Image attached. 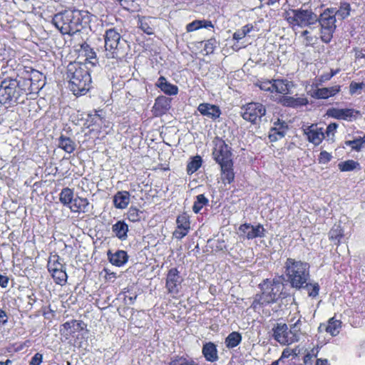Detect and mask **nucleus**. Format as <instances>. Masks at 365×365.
<instances>
[{
  "label": "nucleus",
  "mask_w": 365,
  "mask_h": 365,
  "mask_svg": "<svg viewBox=\"0 0 365 365\" xmlns=\"http://www.w3.org/2000/svg\"><path fill=\"white\" fill-rule=\"evenodd\" d=\"M302 130L309 143L314 145H319L325 138V133L322 128H318L317 124L303 125Z\"/></svg>",
  "instance_id": "dca6fc26"
},
{
  "label": "nucleus",
  "mask_w": 365,
  "mask_h": 365,
  "mask_svg": "<svg viewBox=\"0 0 365 365\" xmlns=\"http://www.w3.org/2000/svg\"><path fill=\"white\" fill-rule=\"evenodd\" d=\"M9 277L6 274H0V287L6 288L9 285Z\"/></svg>",
  "instance_id": "69168bd1"
},
{
  "label": "nucleus",
  "mask_w": 365,
  "mask_h": 365,
  "mask_svg": "<svg viewBox=\"0 0 365 365\" xmlns=\"http://www.w3.org/2000/svg\"><path fill=\"white\" fill-rule=\"evenodd\" d=\"M74 200V189L63 187L59 193V201L65 207L69 208Z\"/></svg>",
  "instance_id": "473e14b6"
},
{
  "label": "nucleus",
  "mask_w": 365,
  "mask_h": 365,
  "mask_svg": "<svg viewBox=\"0 0 365 365\" xmlns=\"http://www.w3.org/2000/svg\"><path fill=\"white\" fill-rule=\"evenodd\" d=\"M309 91V95L316 99H328L329 98L334 97L341 91V86L335 85L331 87L318 88Z\"/></svg>",
  "instance_id": "6ab92c4d"
},
{
  "label": "nucleus",
  "mask_w": 365,
  "mask_h": 365,
  "mask_svg": "<svg viewBox=\"0 0 365 365\" xmlns=\"http://www.w3.org/2000/svg\"><path fill=\"white\" fill-rule=\"evenodd\" d=\"M365 87V83H357L355 81H351L349 85V93L351 95L355 94L359 89H362Z\"/></svg>",
  "instance_id": "13d9d810"
},
{
  "label": "nucleus",
  "mask_w": 365,
  "mask_h": 365,
  "mask_svg": "<svg viewBox=\"0 0 365 365\" xmlns=\"http://www.w3.org/2000/svg\"><path fill=\"white\" fill-rule=\"evenodd\" d=\"M272 93L287 95L289 93V81L286 79H273Z\"/></svg>",
  "instance_id": "f704fd0d"
},
{
  "label": "nucleus",
  "mask_w": 365,
  "mask_h": 365,
  "mask_svg": "<svg viewBox=\"0 0 365 365\" xmlns=\"http://www.w3.org/2000/svg\"><path fill=\"white\" fill-rule=\"evenodd\" d=\"M91 203L86 197L77 195L69 206V210L74 213H86L89 211Z\"/></svg>",
  "instance_id": "5701e85b"
},
{
  "label": "nucleus",
  "mask_w": 365,
  "mask_h": 365,
  "mask_svg": "<svg viewBox=\"0 0 365 365\" xmlns=\"http://www.w3.org/2000/svg\"><path fill=\"white\" fill-rule=\"evenodd\" d=\"M253 29V26L252 24H247L244 26L242 29L237 30L232 36L234 40L240 41L245 38L247 34H248Z\"/></svg>",
  "instance_id": "49530a36"
},
{
  "label": "nucleus",
  "mask_w": 365,
  "mask_h": 365,
  "mask_svg": "<svg viewBox=\"0 0 365 365\" xmlns=\"http://www.w3.org/2000/svg\"><path fill=\"white\" fill-rule=\"evenodd\" d=\"M350 4L346 1H343L340 3L339 9L338 10L335 9V16H338L341 19H345L350 15Z\"/></svg>",
  "instance_id": "a18cd8bd"
},
{
  "label": "nucleus",
  "mask_w": 365,
  "mask_h": 365,
  "mask_svg": "<svg viewBox=\"0 0 365 365\" xmlns=\"http://www.w3.org/2000/svg\"><path fill=\"white\" fill-rule=\"evenodd\" d=\"M43 361V355L40 353H36L31 358V360L29 362L30 365H40Z\"/></svg>",
  "instance_id": "680f3d73"
},
{
  "label": "nucleus",
  "mask_w": 365,
  "mask_h": 365,
  "mask_svg": "<svg viewBox=\"0 0 365 365\" xmlns=\"http://www.w3.org/2000/svg\"><path fill=\"white\" fill-rule=\"evenodd\" d=\"M8 322V316L6 312L0 309V324H6Z\"/></svg>",
  "instance_id": "338daca9"
},
{
  "label": "nucleus",
  "mask_w": 365,
  "mask_h": 365,
  "mask_svg": "<svg viewBox=\"0 0 365 365\" xmlns=\"http://www.w3.org/2000/svg\"><path fill=\"white\" fill-rule=\"evenodd\" d=\"M85 12L77 9H68L56 14L52 19L53 25L65 35H73L83 28V22L86 16Z\"/></svg>",
  "instance_id": "7ed1b4c3"
},
{
  "label": "nucleus",
  "mask_w": 365,
  "mask_h": 365,
  "mask_svg": "<svg viewBox=\"0 0 365 365\" xmlns=\"http://www.w3.org/2000/svg\"><path fill=\"white\" fill-rule=\"evenodd\" d=\"M242 339V335L240 332L232 331L225 338V346L227 349H233L241 343Z\"/></svg>",
  "instance_id": "ea45409f"
},
{
  "label": "nucleus",
  "mask_w": 365,
  "mask_h": 365,
  "mask_svg": "<svg viewBox=\"0 0 365 365\" xmlns=\"http://www.w3.org/2000/svg\"><path fill=\"white\" fill-rule=\"evenodd\" d=\"M149 19L142 16L139 18L138 26L139 28L143 31L144 33L150 35L153 34V29L150 26Z\"/></svg>",
  "instance_id": "8fccbe9b"
},
{
  "label": "nucleus",
  "mask_w": 365,
  "mask_h": 365,
  "mask_svg": "<svg viewBox=\"0 0 365 365\" xmlns=\"http://www.w3.org/2000/svg\"><path fill=\"white\" fill-rule=\"evenodd\" d=\"M331 78L330 77L329 74L328 73H323L319 76V78L315 79L316 83L312 85V87H318L319 85H322L323 83L328 81L331 80Z\"/></svg>",
  "instance_id": "052dcab7"
},
{
  "label": "nucleus",
  "mask_w": 365,
  "mask_h": 365,
  "mask_svg": "<svg viewBox=\"0 0 365 365\" xmlns=\"http://www.w3.org/2000/svg\"><path fill=\"white\" fill-rule=\"evenodd\" d=\"M308 293V296L312 298H316L319 295L320 287L317 282L307 283L304 284V287Z\"/></svg>",
  "instance_id": "de8ad7c7"
},
{
  "label": "nucleus",
  "mask_w": 365,
  "mask_h": 365,
  "mask_svg": "<svg viewBox=\"0 0 365 365\" xmlns=\"http://www.w3.org/2000/svg\"><path fill=\"white\" fill-rule=\"evenodd\" d=\"M284 18L289 25L294 27H306L315 24L318 21L317 15L312 9H292L285 11Z\"/></svg>",
  "instance_id": "39448f33"
},
{
  "label": "nucleus",
  "mask_w": 365,
  "mask_h": 365,
  "mask_svg": "<svg viewBox=\"0 0 365 365\" xmlns=\"http://www.w3.org/2000/svg\"><path fill=\"white\" fill-rule=\"evenodd\" d=\"M16 78L6 77L0 84V103L7 107L23 103L26 97L43 88V73L32 67L18 69Z\"/></svg>",
  "instance_id": "f257e3e1"
},
{
  "label": "nucleus",
  "mask_w": 365,
  "mask_h": 365,
  "mask_svg": "<svg viewBox=\"0 0 365 365\" xmlns=\"http://www.w3.org/2000/svg\"><path fill=\"white\" fill-rule=\"evenodd\" d=\"M304 364L312 365V354L311 353L306 354L303 357Z\"/></svg>",
  "instance_id": "774afa93"
},
{
  "label": "nucleus",
  "mask_w": 365,
  "mask_h": 365,
  "mask_svg": "<svg viewBox=\"0 0 365 365\" xmlns=\"http://www.w3.org/2000/svg\"><path fill=\"white\" fill-rule=\"evenodd\" d=\"M108 258L113 265L121 267L128 262V256L125 251L120 250L116 251L115 253H112L110 251H108Z\"/></svg>",
  "instance_id": "c85d7f7f"
},
{
  "label": "nucleus",
  "mask_w": 365,
  "mask_h": 365,
  "mask_svg": "<svg viewBox=\"0 0 365 365\" xmlns=\"http://www.w3.org/2000/svg\"><path fill=\"white\" fill-rule=\"evenodd\" d=\"M64 267H66L65 264L62 263L61 259L58 255L54 254L50 255L47 264V268L49 272Z\"/></svg>",
  "instance_id": "79ce46f5"
},
{
  "label": "nucleus",
  "mask_w": 365,
  "mask_h": 365,
  "mask_svg": "<svg viewBox=\"0 0 365 365\" xmlns=\"http://www.w3.org/2000/svg\"><path fill=\"white\" fill-rule=\"evenodd\" d=\"M287 125L284 122H280L279 120L274 123V127L272 128L269 133V139L271 142H274L284 137Z\"/></svg>",
  "instance_id": "bb28decb"
},
{
  "label": "nucleus",
  "mask_w": 365,
  "mask_h": 365,
  "mask_svg": "<svg viewBox=\"0 0 365 365\" xmlns=\"http://www.w3.org/2000/svg\"><path fill=\"white\" fill-rule=\"evenodd\" d=\"M209 202L208 199L205 196L204 194L197 195L196 200L194 202L192 205V211L197 214L203 208L204 206L207 205Z\"/></svg>",
  "instance_id": "37998d69"
},
{
  "label": "nucleus",
  "mask_w": 365,
  "mask_h": 365,
  "mask_svg": "<svg viewBox=\"0 0 365 365\" xmlns=\"http://www.w3.org/2000/svg\"><path fill=\"white\" fill-rule=\"evenodd\" d=\"M155 86L168 96H175L179 91L178 87L176 85L169 83L165 77L163 76L159 77Z\"/></svg>",
  "instance_id": "393cba45"
},
{
  "label": "nucleus",
  "mask_w": 365,
  "mask_h": 365,
  "mask_svg": "<svg viewBox=\"0 0 365 365\" xmlns=\"http://www.w3.org/2000/svg\"><path fill=\"white\" fill-rule=\"evenodd\" d=\"M331 155L326 150H322L320 152L318 161L320 164H326L328 163L331 160Z\"/></svg>",
  "instance_id": "4d7b16f0"
},
{
  "label": "nucleus",
  "mask_w": 365,
  "mask_h": 365,
  "mask_svg": "<svg viewBox=\"0 0 365 365\" xmlns=\"http://www.w3.org/2000/svg\"><path fill=\"white\" fill-rule=\"evenodd\" d=\"M120 294H123L125 302L130 304H133L137 298V294L133 291V287L124 288Z\"/></svg>",
  "instance_id": "09e8293b"
},
{
  "label": "nucleus",
  "mask_w": 365,
  "mask_h": 365,
  "mask_svg": "<svg viewBox=\"0 0 365 365\" xmlns=\"http://www.w3.org/2000/svg\"><path fill=\"white\" fill-rule=\"evenodd\" d=\"M69 88L76 96L85 95L91 88L90 69L85 63L73 62L68 64L66 72Z\"/></svg>",
  "instance_id": "f03ea898"
},
{
  "label": "nucleus",
  "mask_w": 365,
  "mask_h": 365,
  "mask_svg": "<svg viewBox=\"0 0 365 365\" xmlns=\"http://www.w3.org/2000/svg\"><path fill=\"white\" fill-rule=\"evenodd\" d=\"M202 158L197 155L194 157L190 158V160L187 162L186 171L187 175H191L196 171H197L202 166Z\"/></svg>",
  "instance_id": "58836bf2"
},
{
  "label": "nucleus",
  "mask_w": 365,
  "mask_h": 365,
  "mask_svg": "<svg viewBox=\"0 0 365 365\" xmlns=\"http://www.w3.org/2000/svg\"><path fill=\"white\" fill-rule=\"evenodd\" d=\"M265 113L266 109L260 103L251 102L242 107V117L252 123H255Z\"/></svg>",
  "instance_id": "9b49d317"
},
{
  "label": "nucleus",
  "mask_w": 365,
  "mask_h": 365,
  "mask_svg": "<svg viewBox=\"0 0 365 365\" xmlns=\"http://www.w3.org/2000/svg\"><path fill=\"white\" fill-rule=\"evenodd\" d=\"M56 284L63 286L67 283L68 275L66 267L49 272Z\"/></svg>",
  "instance_id": "a19ab883"
},
{
  "label": "nucleus",
  "mask_w": 365,
  "mask_h": 365,
  "mask_svg": "<svg viewBox=\"0 0 365 365\" xmlns=\"http://www.w3.org/2000/svg\"><path fill=\"white\" fill-rule=\"evenodd\" d=\"M279 102L284 106L294 108V97L283 95Z\"/></svg>",
  "instance_id": "6e6d98bb"
},
{
  "label": "nucleus",
  "mask_w": 365,
  "mask_h": 365,
  "mask_svg": "<svg viewBox=\"0 0 365 365\" xmlns=\"http://www.w3.org/2000/svg\"><path fill=\"white\" fill-rule=\"evenodd\" d=\"M309 263L288 258L285 262L286 274L292 287L301 289L310 277Z\"/></svg>",
  "instance_id": "20e7f679"
},
{
  "label": "nucleus",
  "mask_w": 365,
  "mask_h": 365,
  "mask_svg": "<svg viewBox=\"0 0 365 365\" xmlns=\"http://www.w3.org/2000/svg\"><path fill=\"white\" fill-rule=\"evenodd\" d=\"M130 194L128 191L122 190L117 192L113 196V205L117 209H125L130 203Z\"/></svg>",
  "instance_id": "cd10ccee"
},
{
  "label": "nucleus",
  "mask_w": 365,
  "mask_h": 365,
  "mask_svg": "<svg viewBox=\"0 0 365 365\" xmlns=\"http://www.w3.org/2000/svg\"><path fill=\"white\" fill-rule=\"evenodd\" d=\"M328 235L329 240L334 242V245L339 246L344 237V230L340 225L334 224Z\"/></svg>",
  "instance_id": "2f4dec72"
},
{
  "label": "nucleus",
  "mask_w": 365,
  "mask_h": 365,
  "mask_svg": "<svg viewBox=\"0 0 365 365\" xmlns=\"http://www.w3.org/2000/svg\"><path fill=\"white\" fill-rule=\"evenodd\" d=\"M197 110L202 115L215 121L222 114L220 107L209 103H202L197 106Z\"/></svg>",
  "instance_id": "aec40b11"
},
{
  "label": "nucleus",
  "mask_w": 365,
  "mask_h": 365,
  "mask_svg": "<svg viewBox=\"0 0 365 365\" xmlns=\"http://www.w3.org/2000/svg\"><path fill=\"white\" fill-rule=\"evenodd\" d=\"M202 28H214V25L211 21L209 20H195L191 23H189L186 26V31L187 32H192Z\"/></svg>",
  "instance_id": "c9c22d12"
},
{
  "label": "nucleus",
  "mask_w": 365,
  "mask_h": 365,
  "mask_svg": "<svg viewBox=\"0 0 365 365\" xmlns=\"http://www.w3.org/2000/svg\"><path fill=\"white\" fill-rule=\"evenodd\" d=\"M326 114L332 118L347 121H352L361 116L360 111L354 108H330Z\"/></svg>",
  "instance_id": "ddd939ff"
},
{
  "label": "nucleus",
  "mask_w": 365,
  "mask_h": 365,
  "mask_svg": "<svg viewBox=\"0 0 365 365\" xmlns=\"http://www.w3.org/2000/svg\"><path fill=\"white\" fill-rule=\"evenodd\" d=\"M259 288L261 289L262 292L260 294H257L255 296L253 302H252V304L250 306V307L254 310H256L259 307L274 303L271 297H269L267 292L264 289L261 284H259Z\"/></svg>",
  "instance_id": "a878e982"
},
{
  "label": "nucleus",
  "mask_w": 365,
  "mask_h": 365,
  "mask_svg": "<svg viewBox=\"0 0 365 365\" xmlns=\"http://www.w3.org/2000/svg\"><path fill=\"white\" fill-rule=\"evenodd\" d=\"M239 231L241 237L247 240H252L257 237H263L265 229L261 224L254 226L250 223L246 222L240 225Z\"/></svg>",
  "instance_id": "2eb2a0df"
},
{
  "label": "nucleus",
  "mask_w": 365,
  "mask_h": 365,
  "mask_svg": "<svg viewBox=\"0 0 365 365\" xmlns=\"http://www.w3.org/2000/svg\"><path fill=\"white\" fill-rule=\"evenodd\" d=\"M168 365H200L192 358L187 356L176 355L170 359Z\"/></svg>",
  "instance_id": "4c0bfd02"
},
{
  "label": "nucleus",
  "mask_w": 365,
  "mask_h": 365,
  "mask_svg": "<svg viewBox=\"0 0 365 365\" xmlns=\"http://www.w3.org/2000/svg\"><path fill=\"white\" fill-rule=\"evenodd\" d=\"M204 43L203 51H205V54L209 55L213 53L217 44L216 38L214 37L210 38V39L205 41Z\"/></svg>",
  "instance_id": "603ef678"
},
{
  "label": "nucleus",
  "mask_w": 365,
  "mask_h": 365,
  "mask_svg": "<svg viewBox=\"0 0 365 365\" xmlns=\"http://www.w3.org/2000/svg\"><path fill=\"white\" fill-rule=\"evenodd\" d=\"M190 217L188 213L183 212L176 218V228L173 233V237L180 240L185 237L191 228Z\"/></svg>",
  "instance_id": "4468645a"
},
{
  "label": "nucleus",
  "mask_w": 365,
  "mask_h": 365,
  "mask_svg": "<svg viewBox=\"0 0 365 365\" xmlns=\"http://www.w3.org/2000/svg\"><path fill=\"white\" fill-rule=\"evenodd\" d=\"M102 110H94L93 113H91L88 115L86 123L88 124V128L93 127V130H96L98 132L101 131L102 126L105 125V123H106V117L102 114Z\"/></svg>",
  "instance_id": "4be33fe9"
},
{
  "label": "nucleus",
  "mask_w": 365,
  "mask_h": 365,
  "mask_svg": "<svg viewBox=\"0 0 365 365\" xmlns=\"http://www.w3.org/2000/svg\"><path fill=\"white\" fill-rule=\"evenodd\" d=\"M359 165V164L358 162L354 161L353 160H348L339 163V168L341 172H348L354 170Z\"/></svg>",
  "instance_id": "3c124183"
},
{
  "label": "nucleus",
  "mask_w": 365,
  "mask_h": 365,
  "mask_svg": "<svg viewBox=\"0 0 365 365\" xmlns=\"http://www.w3.org/2000/svg\"><path fill=\"white\" fill-rule=\"evenodd\" d=\"M273 337L282 345H289L299 341V334L289 330L285 323H277L272 328Z\"/></svg>",
  "instance_id": "1a4fd4ad"
},
{
  "label": "nucleus",
  "mask_w": 365,
  "mask_h": 365,
  "mask_svg": "<svg viewBox=\"0 0 365 365\" xmlns=\"http://www.w3.org/2000/svg\"><path fill=\"white\" fill-rule=\"evenodd\" d=\"M128 230V225L123 220H118L112 226V232L120 240L127 239Z\"/></svg>",
  "instance_id": "7c9ffc66"
},
{
  "label": "nucleus",
  "mask_w": 365,
  "mask_h": 365,
  "mask_svg": "<svg viewBox=\"0 0 365 365\" xmlns=\"http://www.w3.org/2000/svg\"><path fill=\"white\" fill-rule=\"evenodd\" d=\"M142 212H143L136 207L131 206L129 207L126 213V218L131 222H140L141 220Z\"/></svg>",
  "instance_id": "c03bdc74"
},
{
  "label": "nucleus",
  "mask_w": 365,
  "mask_h": 365,
  "mask_svg": "<svg viewBox=\"0 0 365 365\" xmlns=\"http://www.w3.org/2000/svg\"><path fill=\"white\" fill-rule=\"evenodd\" d=\"M212 152L214 160L220 165L233 163L231 148L221 138L215 137L213 140Z\"/></svg>",
  "instance_id": "6e6552de"
},
{
  "label": "nucleus",
  "mask_w": 365,
  "mask_h": 365,
  "mask_svg": "<svg viewBox=\"0 0 365 365\" xmlns=\"http://www.w3.org/2000/svg\"><path fill=\"white\" fill-rule=\"evenodd\" d=\"M202 354L208 362H215L219 359L217 345L212 341L205 342L202 345Z\"/></svg>",
  "instance_id": "b1692460"
},
{
  "label": "nucleus",
  "mask_w": 365,
  "mask_h": 365,
  "mask_svg": "<svg viewBox=\"0 0 365 365\" xmlns=\"http://www.w3.org/2000/svg\"><path fill=\"white\" fill-rule=\"evenodd\" d=\"M183 281V277L177 267L169 269L165 276V288L168 294L176 298L180 292Z\"/></svg>",
  "instance_id": "9d476101"
},
{
  "label": "nucleus",
  "mask_w": 365,
  "mask_h": 365,
  "mask_svg": "<svg viewBox=\"0 0 365 365\" xmlns=\"http://www.w3.org/2000/svg\"><path fill=\"white\" fill-rule=\"evenodd\" d=\"M87 327V324L83 320L72 319L66 322L60 327V334L66 339L74 337L77 332L83 331Z\"/></svg>",
  "instance_id": "f8f14e48"
},
{
  "label": "nucleus",
  "mask_w": 365,
  "mask_h": 365,
  "mask_svg": "<svg viewBox=\"0 0 365 365\" xmlns=\"http://www.w3.org/2000/svg\"><path fill=\"white\" fill-rule=\"evenodd\" d=\"M85 57L84 62H80L81 63L91 64L92 66H96L98 63L96 53L93 48L86 42H83L81 44L80 48L78 49V56Z\"/></svg>",
  "instance_id": "412c9836"
},
{
  "label": "nucleus",
  "mask_w": 365,
  "mask_h": 365,
  "mask_svg": "<svg viewBox=\"0 0 365 365\" xmlns=\"http://www.w3.org/2000/svg\"><path fill=\"white\" fill-rule=\"evenodd\" d=\"M273 79L272 80H258L256 83V86L260 88V90L264 91H268L272 93L273 88Z\"/></svg>",
  "instance_id": "864d4df0"
},
{
  "label": "nucleus",
  "mask_w": 365,
  "mask_h": 365,
  "mask_svg": "<svg viewBox=\"0 0 365 365\" xmlns=\"http://www.w3.org/2000/svg\"><path fill=\"white\" fill-rule=\"evenodd\" d=\"M105 57L107 58L120 59L124 55V51L120 46V34L115 29L111 28L106 31L104 35Z\"/></svg>",
  "instance_id": "423d86ee"
},
{
  "label": "nucleus",
  "mask_w": 365,
  "mask_h": 365,
  "mask_svg": "<svg viewBox=\"0 0 365 365\" xmlns=\"http://www.w3.org/2000/svg\"><path fill=\"white\" fill-rule=\"evenodd\" d=\"M234 163L220 165L221 180L224 184H231L235 180Z\"/></svg>",
  "instance_id": "c756f323"
},
{
  "label": "nucleus",
  "mask_w": 365,
  "mask_h": 365,
  "mask_svg": "<svg viewBox=\"0 0 365 365\" xmlns=\"http://www.w3.org/2000/svg\"><path fill=\"white\" fill-rule=\"evenodd\" d=\"M264 289L267 292L272 302L274 303L280 298L282 293L284 286L282 283L277 280H269L268 279L263 281L261 284Z\"/></svg>",
  "instance_id": "a211bd4d"
},
{
  "label": "nucleus",
  "mask_w": 365,
  "mask_h": 365,
  "mask_svg": "<svg viewBox=\"0 0 365 365\" xmlns=\"http://www.w3.org/2000/svg\"><path fill=\"white\" fill-rule=\"evenodd\" d=\"M302 36L304 37V39L306 41V46H312L314 43V38L309 35V31L307 30H305L302 31Z\"/></svg>",
  "instance_id": "0e129e2a"
},
{
  "label": "nucleus",
  "mask_w": 365,
  "mask_h": 365,
  "mask_svg": "<svg viewBox=\"0 0 365 365\" xmlns=\"http://www.w3.org/2000/svg\"><path fill=\"white\" fill-rule=\"evenodd\" d=\"M320 24V38L325 43H329L331 42L333 34L335 32L336 26V16L335 9L327 8L318 17V21Z\"/></svg>",
  "instance_id": "0eeeda50"
},
{
  "label": "nucleus",
  "mask_w": 365,
  "mask_h": 365,
  "mask_svg": "<svg viewBox=\"0 0 365 365\" xmlns=\"http://www.w3.org/2000/svg\"><path fill=\"white\" fill-rule=\"evenodd\" d=\"M172 99L165 96H159L152 107L151 112L154 117H161L166 114L171 108Z\"/></svg>",
  "instance_id": "f3484780"
},
{
  "label": "nucleus",
  "mask_w": 365,
  "mask_h": 365,
  "mask_svg": "<svg viewBox=\"0 0 365 365\" xmlns=\"http://www.w3.org/2000/svg\"><path fill=\"white\" fill-rule=\"evenodd\" d=\"M341 324V320L331 317L328 320L325 330L327 333L330 334L331 336H336L339 334Z\"/></svg>",
  "instance_id": "e433bc0d"
},
{
  "label": "nucleus",
  "mask_w": 365,
  "mask_h": 365,
  "mask_svg": "<svg viewBox=\"0 0 365 365\" xmlns=\"http://www.w3.org/2000/svg\"><path fill=\"white\" fill-rule=\"evenodd\" d=\"M337 128L338 124L336 123H331L327 125L326 132L324 133H326L327 136H329L330 135H334L336 131Z\"/></svg>",
  "instance_id": "e2e57ef3"
},
{
  "label": "nucleus",
  "mask_w": 365,
  "mask_h": 365,
  "mask_svg": "<svg viewBox=\"0 0 365 365\" xmlns=\"http://www.w3.org/2000/svg\"><path fill=\"white\" fill-rule=\"evenodd\" d=\"M345 145L351 147L352 150H355L357 152L361 151L363 147L362 142L359 139V138H356L353 140H346Z\"/></svg>",
  "instance_id": "5fc2aeb1"
},
{
  "label": "nucleus",
  "mask_w": 365,
  "mask_h": 365,
  "mask_svg": "<svg viewBox=\"0 0 365 365\" xmlns=\"http://www.w3.org/2000/svg\"><path fill=\"white\" fill-rule=\"evenodd\" d=\"M309 103V101L306 97H294V108H298L304 106H307Z\"/></svg>",
  "instance_id": "bf43d9fd"
},
{
  "label": "nucleus",
  "mask_w": 365,
  "mask_h": 365,
  "mask_svg": "<svg viewBox=\"0 0 365 365\" xmlns=\"http://www.w3.org/2000/svg\"><path fill=\"white\" fill-rule=\"evenodd\" d=\"M58 148L67 153H72L76 150V145L75 142L69 137L61 135L58 139Z\"/></svg>",
  "instance_id": "72a5a7b5"
}]
</instances>
